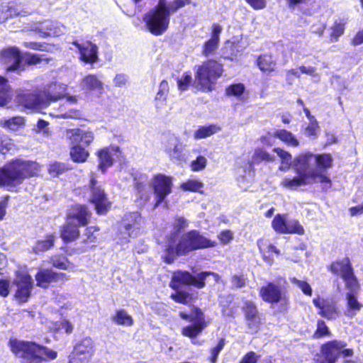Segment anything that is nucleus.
<instances>
[{
	"instance_id": "f257e3e1",
	"label": "nucleus",
	"mask_w": 363,
	"mask_h": 363,
	"mask_svg": "<svg viewBox=\"0 0 363 363\" xmlns=\"http://www.w3.org/2000/svg\"><path fill=\"white\" fill-rule=\"evenodd\" d=\"M134 180L137 191V201L139 205H145L149 201L152 189L154 191L155 199L154 208L158 207L172 192L173 185L172 177L158 174L149 180L147 175L140 174L135 177Z\"/></svg>"
},
{
	"instance_id": "f03ea898",
	"label": "nucleus",
	"mask_w": 363,
	"mask_h": 363,
	"mask_svg": "<svg viewBox=\"0 0 363 363\" xmlns=\"http://www.w3.org/2000/svg\"><path fill=\"white\" fill-rule=\"evenodd\" d=\"M216 245V241L208 239L197 230H191L183 234L179 239H177L175 235L168 239L164 259L167 263H172L176 256L184 255L197 249L213 247Z\"/></svg>"
},
{
	"instance_id": "7ed1b4c3",
	"label": "nucleus",
	"mask_w": 363,
	"mask_h": 363,
	"mask_svg": "<svg viewBox=\"0 0 363 363\" xmlns=\"http://www.w3.org/2000/svg\"><path fill=\"white\" fill-rule=\"evenodd\" d=\"M11 351L21 359L23 363H42L57 358V352L48 347L41 346L33 342L11 340Z\"/></svg>"
},
{
	"instance_id": "20e7f679",
	"label": "nucleus",
	"mask_w": 363,
	"mask_h": 363,
	"mask_svg": "<svg viewBox=\"0 0 363 363\" xmlns=\"http://www.w3.org/2000/svg\"><path fill=\"white\" fill-rule=\"evenodd\" d=\"M39 170L40 166L35 162L16 160L0 169V186L14 187Z\"/></svg>"
},
{
	"instance_id": "39448f33",
	"label": "nucleus",
	"mask_w": 363,
	"mask_h": 363,
	"mask_svg": "<svg viewBox=\"0 0 363 363\" xmlns=\"http://www.w3.org/2000/svg\"><path fill=\"white\" fill-rule=\"evenodd\" d=\"M309 172H312L313 179L321 184L323 190L328 191L332 186V182L328 176L326 169L333 165V157L330 154L314 155L306 152L298 156Z\"/></svg>"
},
{
	"instance_id": "423d86ee",
	"label": "nucleus",
	"mask_w": 363,
	"mask_h": 363,
	"mask_svg": "<svg viewBox=\"0 0 363 363\" xmlns=\"http://www.w3.org/2000/svg\"><path fill=\"white\" fill-rule=\"evenodd\" d=\"M65 87L60 84H51L48 89L35 94H27L20 97L19 102L26 108L43 112V109L55 103L65 92Z\"/></svg>"
},
{
	"instance_id": "0eeeda50",
	"label": "nucleus",
	"mask_w": 363,
	"mask_h": 363,
	"mask_svg": "<svg viewBox=\"0 0 363 363\" xmlns=\"http://www.w3.org/2000/svg\"><path fill=\"white\" fill-rule=\"evenodd\" d=\"M91 213L83 205H76L69 212L66 223L61 231V237L65 242H71L79 235V227L89 223Z\"/></svg>"
},
{
	"instance_id": "6e6552de",
	"label": "nucleus",
	"mask_w": 363,
	"mask_h": 363,
	"mask_svg": "<svg viewBox=\"0 0 363 363\" xmlns=\"http://www.w3.org/2000/svg\"><path fill=\"white\" fill-rule=\"evenodd\" d=\"M170 20L167 0H159L157 5L144 16L147 30L155 35L163 34L168 28Z\"/></svg>"
},
{
	"instance_id": "1a4fd4ad",
	"label": "nucleus",
	"mask_w": 363,
	"mask_h": 363,
	"mask_svg": "<svg viewBox=\"0 0 363 363\" xmlns=\"http://www.w3.org/2000/svg\"><path fill=\"white\" fill-rule=\"evenodd\" d=\"M222 72V66L216 61H206L198 66L195 74L196 82L203 91H211Z\"/></svg>"
},
{
	"instance_id": "9d476101",
	"label": "nucleus",
	"mask_w": 363,
	"mask_h": 363,
	"mask_svg": "<svg viewBox=\"0 0 363 363\" xmlns=\"http://www.w3.org/2000/svg\"><path fill=\"white\" fill-rule=\"evenodd\" d=\"M294 167L297 176L294 178L285 177L281 182L283 186L289 189H296L303 185L316 183L312 172L306 169L298 157L294 161Z\"/></svg>"
},
{
	"instance_id": "9b49d317",
	"label": "nucleus",
	"mask_w": 363,
	"mask_h": 363,
	"mask_svg": "<svg viewBox=\"0 0 363 363\" xmlns=\"http://www.w3.org/2000/svg\"><path fill=\"white\" fill-rule=\"evenodd\" d=\"M179 315L182 318L189 320L192 324L182 328V334L184 336L194 339L199 335L206 326L204 318L201 310L195 308L191 313L180 312Z\"/></svg>"
},
{
	"instance_id": "f8f14e48",
	"label": "nucleus",
	"mask_w": 363,
	"mask_h": 363,
	"mask_svg": "<svg viewBox=\"0 0 363 363\" xmlns=\"http://www.w3.org/2000/svg\"><path fill=\"white\" fill-rule=\"evenodd\" d=\"M16 286L15 298L19 302H26L30 296L33 281L28 273L26 271H18L13 280Z\"/></svg>"
},
{
	"instance_id": "ddd939ff",
	"label": "nucleus",
	"mask_w": 363,
	"mask_h": 363,
	"mask_svg": "<svg viewBox=\"0 0 363 363\" xmlns=\"http://www.w3.org/2000/svg\"><path fill=\"white\" fill-rule=\"evenodd\" d=\"M206 275V273H199L196 276H192L187 272H177L174 273L169 286L175 290H179L182 284L192 285L201 289L205 286Z\"/></svg>"
},
{
	"instance_id": "4468645a",
	"label": "nucleus",
	"mask_w": 363,
	"mask_h": 363,
	"mask_svg": "<svg viewBox=\"0 0 363 363\" xmlns=\"http://www.w3.org/2000/svg\"><path fill=\"white\" fill-rule=\"evenodd\" d=\"M164 152L173 161L182 162L185 160L184 153L185 145L174 135L165 136L162 141Z\"/></svg>"
},
{
	"instance_id": "2eb2a0df",
	"label": "nucleus",
	"mask_w": 363,
	"mask_h": 363,
	"mask_svg": "<svg viewBox=\"0 0 363 363\" xmlns=\"http://www.w3.org/2000/svg\"><path fill=\"white\" fill-rule=\"evenodd\" d=\"M330 270L336 274H340L345 281L348 289L355 291L357 289V282L354 277L352 269L347 258L342 261L333 262L330 265Z\"/></svg>"
},
{
	"instance_id": "dca6fc26",
	"label": "nucleus",
	"mask_w": 363,
	"mask_h": 363,
	"mask_svg": "<svg viewBox=\"0 0 363 363\" xmlns=\"http://www.w3.org/2000/svg\"><path fill=\"white\" fill-rule=\"evenodd\" d=\"M91 201L94 203L97 213L104 214L110 207V202L108 201L104 191L99 186H97V182L94 178L91 179Z\"/></svg>"
},
{
	"instance_id": "f3484780",
	"label": "nucleus",
	"mask_w": 363,
	"mask_h": 363,
	"mask_svg": "<svg viewBox=\"0 0 363 363\" xmlns=\"http://www.w3.org/2000/svg\"><path fill=\"white\" fill-rule=\"evenodd\" d=\"M346 343L342 341L333 340L323 344L321 352L325 359L316 363H335L340 354L341 350L345 347Z\"/></svg>"
},
{
	"instance_id": "a211bd4d",
	"label": "nucleus",
	"mask_w": 363,
	"mask_h": 363,
	"mask_svg": "<svg viewBox=\"0 0 363 363\" xmlns=\"http://www.w3.org/2000/svg\"><path fill=\"white\" fill-rule=\"evenodd\" d=\"M72 44L79 50L81 61L86 64H93L98 61V47L95 44L89 41L82 43L74 41Z\"/></svg>"
},
{
	"instance_id": "6ab92c4d",
	"label": "nucleus",
	"mask_w": 363,
	"mask_h": 363,
	"mask_svg": "<svg viewBox=\"0 0 363 363\" xmlns=\"http://www.w3.org/2000/svg\"><path fill=\"white\" fill-rule=\"evenodd\" d=\"M70 143L74 145L89 146L94 139V133L89 129L73 128L66 132Z\"/></svg>"
},
{
	"instance_id": "aec40b11",
	"label": "nucleus",
	"mask_w": 363,
	"mask_h": 363,
	"mask_svg": "<svg viewBox=\"0 0 363 363\" xmlns=\"http://www.w3.org/2000/svg\"><path fill=\"white\" fill-rule=\"evenodd\" d=\"M141 219V216L138 212L130 213L125 216L122 223L125 230V232L122 233L125 242H128L129 238L137 235Z\"/></svg>"
},
{
	"instance_id": "412c9836",
	"label": "nucleus",
	"mask_w": 363,
	"mask_h": 363,
	"mask_svg": "<svg viewBox=\"0 0 363 363\" xmlns=\"http://www.w3.org/2000/svg\"><path fill=\"white\" fill-rule=\"evenodd\" d=\"M65 273H57L50 269H40L35 275L37 286L48 288L50 283L67 280Z\"/></svg>"
},
{
	"instance_id": "4be33fe9",
	"label": "nucleus",
	"mask_w": 363,
	"mask_h": 363,
	"mask_svg": "<svg viewBox=\"0 0 363 363\" xmlns=\"http://www.w3.org/2000/svg\"><path fill=\"white\" fill-rule=\"evenodd\" d=\"M80 87L86 94H96L100 96L104 91L103 82L96 75L88 74L82 78Z\"/></svg>"
},
{
	"instance_id": "5701e85b",
	"label": "nucleus",
	"mask_w": 363,
	"mask_h": 363,
	"mask_svg": "<svg viewBox=\"0 0 363 363\" xmlns=\"http://www.w3.org/2000/svg\"><path fill=\"white\" fill-rule=\"evenodd\" d=\"M313 302L319 309L318 313L323 317L328 320L336 319L338 317L339 311L333 301L323 298H315Z\"/></svg>"
},
{
	"instance_id": "b1692460",
	"label": "nucleus",
	"mask_w": 363,
	"mask_h": 363,
	"mask_svg": "<svg viewBox=\"0 0 363 363\" xmlns=\"http://www.w3.org/2000/svg\"><path fill=\"white\" fill-rule=\"evenodd\" d=\"M1 61L7 65V71H17L21 67L20 51L17 48L12 47L5 49L1 52Z\"/></svg>"
},
{
	"instance_id": "393cba45",
	"label": "nucleus",
	"mask_w": 363,
	"mask_h": 363,
	"mask_svg": "<svg viewBox=\"0 0 363 363\" xmlns=\"http://www.w3.org/2000/svg\"><path fill=\"white\" fill-rule=\"evenodd\" d=\"M72 352L89 361L95 352L94 340L90 337H83L76 343Z\"/></svg>"
},
{
	"instance_id": "a878e982",
	"label": "nucleus",
	"mask_w": 363,
	"mask_h": 363,
	"mask_svg": "<svg viewBox=\"0 0 363 363\" xmlns=\"http://www.w3.org/2000/svg\"><path fill=\"white\" fill-rule=\"evenodd\" d=\"M260 296L264 301L272 303L284 299V295L280 287L272 282L261 288Z\"/></svg>"
},
{
	"instance_id": "bb28decb",
	"label": "nucleus",
	"mask_w": 363,
	"mask_h": 363,
	"mask_svg": "<svg viewBox=\"0 0 363 363\" xmlns=\"http://www.w3.org/2000/svg\"><path fill=\"white\" fill-rule=\"evenodd\" d=\"M35 31L43 38L58 36L63 33L64 26L57 22L48 20L39 23Z\"/></svg>"
},
{
	"instance_id": "cd10ccee",
	"label": "nucleus",
	"mask_w": 363,
	"mask_h": 363,
	"mask_svg": "<svg viewBox=\"0 0 363 363\" xmlns=\"http://www.w3.org/2000/svg\"><path fill=\"white\" fill-rule=\"evenodd\" d=\"M243 310L249 328L257 330L261 323V317L255 305L251 301H246Z\"/></svg>"
},
{
	"instance_id": "c85d7f7f",
	"label": "nucleus",
	"mask_w": 363,
	"mask_h": 363,
	"mask_svg": "<svg viewBox=\"0 0 363 363\" xmlns=\"http://www.w3.org/2000/svg\"><path fill=\"white\" fill-rule=\"evenodd\" d=\"M118 147L104 148L98 152L99 165L98 167L104 172L108 167L113 164V156L117 152Z\"/></svg>"
},
{
	"instance_id": "c756f323",
	"label": "nucleus",
	"mask_w": 363,
	"mask_h": 363,
	"mask_svg": "<svg viewBox=\"0 0 363 363\" xmlns=\"http://www.w3.org/2000/svg\"><path fill=\"white\" fill-rule=\"evenodd\" d=\"M257 65L262 72L271 73L276 69L277 60L272 55L263 54L257 57Z\"/></svg>"
},
{
	"instance_id": "7c9ffc66",
	"label": "nucleus",
	"mask_w": 363,
	"mask_h": 363,
	"mask_svg": "<svg viewBox=\"0 0 363 363\" xmlns=\"http://www.w3.org/2000/svg\"><path fill=\"white\" fill-rule=\"evenodd\" d=\"M346 294L347 308L345 311V315L352 318L362 309V304L357 300V298L351 290Z\"/></svg>"
},
{
	"instance_id": "2f4dec72",
	"label": "nucleus",
	"mask_w": 363,
	"mask_h": 363,
	"mask_svg": "<svg viewBox=\"0 0 363 363\" xmlns=\"http://www.w3.org/2000/svg\"><path fill=\"white\" fill-rule=\"evenodd\" d=\"M48 113L51 116L63 118L79 119L82 116V113L78 110L70 109L67 111L64 105H60L57 109L54 108L53 111H49Z\"/></svg>"
},
{
	"instance_id": "473e14b6",
	"label": "nucleus",
	"mask_w": 363,
	"mask_h": 363,
	"mask_svg": "<svg viewBox=\"0 0 363 363\" xmlns=\"http://www.w3.org/2000/svg\"><path fill=\"white\" fill-rule=\"evenodd\" d=\"M30 13L25 11H18L15 6H9L6 5L0 6V23L5 21L9 18L16 16H26Z\"/></svg>"
},
{
	"instance_id": "72a5a7b5",
	"label": "nucleus",
	"mask_w": 363,
	"mask_h": 363,
	"mask_svg": "<svg viewBox=\"0 0 363 363\" xmlns=\"http://www.w3.org/2000/svg\"><path fill=\"white\" fill-rule=\"evenodd\" d=\"M111 320L119 325L131 326L133 325L132 316L125 309L116 310L115 314L112 315Z\"/></svg>"
},
{
	"instance_id": "f704fd0d",
	"label": "nucleus",
	"mask_w": 363,
	"mask_h": 363,
	"mask_svg": "<svg viewBox=\"0 0 363 363\" xmlns=\"http://www.w3.org/2000/svg\"><path fill=\"white\" fill-rule=\"evenodd\" d=\"M346 23L344 21H335L330 28L329 42L336 43L345 32Z\"/></svg>"
},
{
	"instance_id": "c9c22d12",
	"label": "nucleus",
	"mask_w": 363,
	"mask_h": 363,
	"mask_svg": "<svg viewBox=\"0 0 363 363\" xmlns=\"http://www.w3.org/2000/svg\"><path fill=\"white\" fill-rule=\"evenodd\" d=\"M274 136L289 146L298 147L299 145L298 139L288 130L284 129L277 130L274 133Z\"/></svg>"
},
{
	"instance_id": "e433bc0d",
	"label": "nucleus",
	"mask_w": 363,
	"mask_h": 363,
	"mask_svg": "<svg viewBox=\"0 0 363 363\" xmlns=\"http://www.w3.org/2000/svg\"><path fill=\"white\" fill-rule=\"evenodd\" d=\"M70 157L74 162H84L88 158L89 153L85 148L82 145H74L70 149Z\"/></svg>"
},
{
	"instance_id": "4c0bfd02",
	"label": "nucleus",
	"mask_w": 363,
	"mask_h": 363,
	"mask_svg": "<svg viewBox=\"0 0 363 363\" xmlns=\"http://www.w3.org/2000/svg\"><path fill=\"white\" fill-rule=\"evenodd\" d=\"M220 130V128L216 125L201 126L194 132V138L197 140L203 139L217 133Z\"/></svg>"
},
{
	"instance_id": "58836bf2",
	"label": "nucleus",
	"mask_w": 363,
	"mask_h": 363,
	"mask_svg": "<svg viewBox=\"0 0 363 363\" xmlns=\"http://www.w3.org/2000/svg\"><path fill=\"white\" fill-rule=\"evenodd\" d=\"M285 234H298L303 235L304 228L296 219H289L286 216L285 220Z\"/></svg>"
},
{
	"instance_id": "ea45409f",
	"label": "nucleus",
	"mask_w": 363,
	"mask_h": 363,
	"mask_svg": "<svg viewBox=\"0 0 363 363\" xmlns=\"http://www.w3.org/2000/svg\"><path fill=\"white\" fill-rule=\"evenodd\" d=\"M54 236L48 235L43 240H38L33 247V251L35 254L45 252L53 246Z\"/></svg>"
},
{
	"instance_id": "a19ab883",
	"label": "nucleus",
	"mask_w": 363,
	"mask_h": 363,
	"mask_svg": "<svg viewBox=\"0 0 363 363\" xmlns=\"http://www.w3.org/2000/svg\"><path fill=\"white\" fill-rule=\"evenodd\" d=\"M203 187V184L199 179H189L185 182H183L180 185V188L183 191H189L194 192L202 193L201 189Z\"/></svg>"
},
{
	"instance_id": "79ce46f5",
	"label": "nucleus",
	"mask_w": 363,
	"mask_h": 363,
	"mask_svg": "<svg viewBox=\"0 0 363 363\" xmlns=\"http://www.w3.org/2000/svg\"><path fill=\"white\" fill-rule=\"evenodd\" d=\"M274 151L281 160V164L279 167V169L281 171L288 169L291 164L292 157L291 154L279 147L274 149Z\"/></svg>"
},
{
	"instance_id": "37998d69",
	"label": "nucleus",
	"mask_w": 363,
	"mask_h": 363,
	"mask_svg": "<svg viewBox=\"0 0 363 363\" xmlns=\"http://www.w3.org/2000/svg\"><path fill=\"white\" fill-rule=\"evenodd\" d=\"M9 96L10 88L8 82L4 77H0V106L5 105Z\"/></svg>"
},
{
	"instance_id": "c03bdc74",
	"label": "nucleus",
	"mask_w": 363,
	"mask_h": 363,
	"mask_svg": "<svg viewBox=\"0 0 363 363\" xmlns=\"http://www.w3.org/2000/svg\"><path fill=\"white\" fill-rule=\"evenodd\" d=\"M274 156L270 155L262 148H256L252 155V160L255 162H260L262 161L272 162L274 160Z\"/></svg>"
},
{
	"instance_id": "a18cd8bd",
	"label": "nucleus",
	"mask_w": 363,
	"mask_h": 363,
	"mask_svg": "<svg viewBox=\"0 0 363 363\" xmlns=\"http://www.w3.org/2000/svg\"><path fill=\"white\" fill-rule=\"evenodd\" d=\"M52 264L57 268L65 270H74V266L65 257H55L51 259Z\"/></svg>"
},
{
	"instance_id": "49530a36",
	"label": "nucleus",
	"mask_w": 363,
	"mask_h": 363,
	"mask_svg": "<svg viewBox=\"0 0 363 363\" xmlns=\"http://www.w3.org/2000/svg\"><path fill=\"white\" fill-rule=\"evenodd\" d=\"M23 60L28 65H34L43 62H48V59L44 57V55L25 53L22 57Z\"/></svg>"
},
{
	"instance_id": "de8ad7c7",
	"label": "nucleus",
	"mask_w": 363,
	"mask_h": 363,
	"mask_svg": "<svg viewBox=\"0 0 363 363\" xmlns=\"http://www.w3.org/2000/svg\"><path fill=\"white\" fill-rule=\"evenodd\" d=\"M1 124L11 130H16L23 125L24 119L22 117H13L7 121H1Z\"/></svg>"
},
{
	"instance_id": "09e8293b",
	"label": "nucleus",
	"mask_w": 363,
	"mask_h": 363,
	"mask_svg": "<svg viewBox=\"0 0 363 363\" xmlns=\"http://www.w3.org/2000/svg\"><path fill=\"white\" fill-rule=\"evenodd\" d=\"M286 215L277 214L273 219L272 225L273 229L281 234H285Z\"/></svg>"
},
{
	"instance_id": "8fccbe9b",
	"label": "nucleus",
	"mask_w": 363,
	"mask_h": 363,
	"mask_svg": "<svg viewBox=\"0 0 363 363\" xmlns=\"http://www.w3.org/2000/svg\"><path fill=\"white\" fill-rule=\"evenodd\" d=\"M68 169L69 167L65 163L55 162L49 164L48 172L50 174L56 177L65 172Z\"/></svg>"
},
{
	"instance_id": "3c124183",
	"label": "nucleus",
	"mask_w": 363,
	"mask_h": 363,
	"mask_svg": "<svg viewBox=\"0 0 363 363\" xmlns=\"http://www.w3.org/2000/svg\"><path fill=\"white\" fill-rule=\"evenodd\" d=\"M330 332L323 320H318L317 323V329L313 334V337L321 338L323 337H329Z\"/></svg>"
},
{
	"instance_id": "603ef678",
	"label": "nucleus",
	"mask_w": 363,
	"mask_h": 363,
	"mask_svg": "<svg viewBox=\"0 0 363 363\" xmlns=\"http://www.w3.org/2000/svg\"><path fill=\"white\" fill-rule=\"evenodd\" d=\"M169 91L168 82L162 80L160 85L158 91L155 95V100L164 101L167 99Z\"/></svg>"
},
{
	"instance_id": "864d4df0",
	"label": "nucleus",
	"mask_w": 363,
	"mask_h": 363,
	"mask_svg": "<svg viewBox=\"0 0 363 363\" xmlns=\"http://www.w3.org/2000/svg\"><path fill=\"white\" fill-rule=\"evenodd\" d=\"M218 43L219 41L211 38L206 42L203 46V55L205 56L213 55L218 48Z\"/></svg>"
},
{
	"instance_id": "5fc2aeb1",
	"label": "nucleus",
	"mask_w": 363,
	"mask_h": 363,
	"mask_svg": "<svg viewBox=\"0 0 363 363\" xmlns=\"http://www.w3.org/2000/svg\"><path fill=\"white\" fill-rule=\"evenodd\" d=\"M99 231V228L96 226H90L86 228L84 236L85 238L84 239V242L86 243H94L96 240V236L95 235V233Z\"/></svg>"
},
{
	"instance_id": "6e6d98bb",
	"label": "nucleus",
	"mask_w": 363,
	"mask_h": 363,
	"mask_svg": "<svg viewBox=\"0 0 363 363\" xmlns=\"http://www.w3.org/2000/svg\"><path fill=\"white\" fill-rule=\"evenodd\" d=\"M192 81L191 75L189 73H185L180 78L177 79V86L180 91H185L188 89L189 84Z\"/></svg>"
},
{
	"instance_id": "4d7b16f0",
	"label": "nucleus",
	"mask_w": 363,
	"mask_h": 363,
	"mask_svg": "<svg viewBox=\"0 0 363 363\" xmlns=\"http://www.w3.org/2000/svg\"><path fill=\"white\" fill-rule=\"evenodd\" d=\"M207 164V160L203 156H199L195 160L191 162V168L194 172H199L203 169Z\"/></svg>"
},
{
	"instance_id": "13d9d810",
	"label": "nucleus",
	"mask_w": 363,
	"mask_h": 363,
	"mask_svg": "<svg viewBox=\"0 0 363 363\" xmlns=\"http://www.w3.org/2000/svg\"><path fill=\"white\" fill-rule=\"evenodd\" d=\"M245 86L242 84H236L226 89V94L229 96H240L244 92Z\"/></svg>"
},
{
	"instance_id": "bf43d9fd",
	"label": "nucleus",
	"mask_w": 363,
	"mask_h": 363,
	"mask_svg": "<svg viewBox=\"0 0 363 363\" xmlns=\"http://www.w3.org/2000/svg\"><path fill=\"white\" fill-rule=\"evenodd\" d=\"M290 281H291V283L298 286L306 295L311 296L312 289L307 282L298 280L295 277L291 278Z\"/></svg>"
},
{
	"instance_id": "052dcab7",
	"label": "nucleus",
	"mask_w": 363,
	"mask_h": 363,
	"mask_svg": "<svg viewBox=\"0 0 363 363\" xmlns=\"http://www.w3.org/2000/svg\"><path fill=\"white\" fill-rule=\"evenodd\" d=\"M217 237L222 244L225 245L233 240L234 233L230 230H225L220 232Z\"/></svg>"
},
{
	"instance_id": "680f3d73",
	"label": "nucleus",
	"mask_w": 363,
	"mask_h": 363,
	"mask_svg": "<svg viewBox=\"0 0 363 363\" xmlns=\"http://www.w3.org/2000/svg\"><path fill=\"white\" fill-rule=\"evenodd\" d=\"M189 4V0H174L172 2H167V9L169 10V14L176 12L179 9Z\"/></svg>"
},
{
	"instance_id": "e2e57ef3",
	"label": "nucleus",
	"mask_w": 363,
	"mask_h": 363,
	"mask_svg": "<svg viewBox=\"0 0 363 363\" xmlns=\"http://www.w3.org/2000/svg\"><path fill=\"white\" fill-rule=\"evenodd\" d=\"M319 131L320 127L316 119L309 121V124L306 128V134L310 136H316Z\"/></svg>"
},
{
	"instance_id": "0e129e2a",
	"label": "nucleus",
	"mask_w": 363,
	"mask_h": 363,
	"mask_svg": "<svg viewBox=\"0 0 363 363\" xmlns=\"http://www.w3.org/2000/svg\"><path fill=\"white\" fill-rule=\"evenodd\" d=\"M300 71L301 74H308L313 78H316L318 80L320 79V74L317 72L316 68L313 66H300Z\"/></svg>"
},
{
	"instance_id": "69168bd1",
	"label": "nucleus",
	"mask_w": 363,
	"mask_h": 363,
	"mask_svg": "<svg viewBox=\"0 0 363 363\" xmlns=\"http://www.w3.org/2000/svg\"><path fill=\"white\" fill-rule=\"evenodd\" d=\"M172 299L181 303H186L189 299V294L186 292L177 290L176 293L171 295Z\"/></svg>"
},
{
	"instance_id": "338daca9",
	"label": "nucleus",
	"mask_w": 363,
	"mask_h": 363,
	"mask_svg": "<svg viewBox=\"0 0 363 363\" xmlns=\"http://www.w3.org/2000/svg\"><path fill=\"white\" fill-rule=\"evenodd\" d=\"M224 344H225L224 340L221 339L218 342L217 346L211 349V361L213 363H215L216 362L217 357H218V354L220 353V352L223 348Z\"/></svg>"
},
{
	"instance_id": "774afa93",
	"label": "nucleus",
	"mask_w": 363,
	"mask_h": 363,
	"mask_svg": "<svg viewBox=\"0 0 363 363\" xmlns=\"http://www.w3.org/2000/svg\"><path fill=\"white\" fill-rule=\"evenodd\" d=\"M325 28L326 26L325 23L319 22L312 25L311 30L312 33L318 35L319 37H322L323 35Z\"/></svg>"
}]
</instances>
